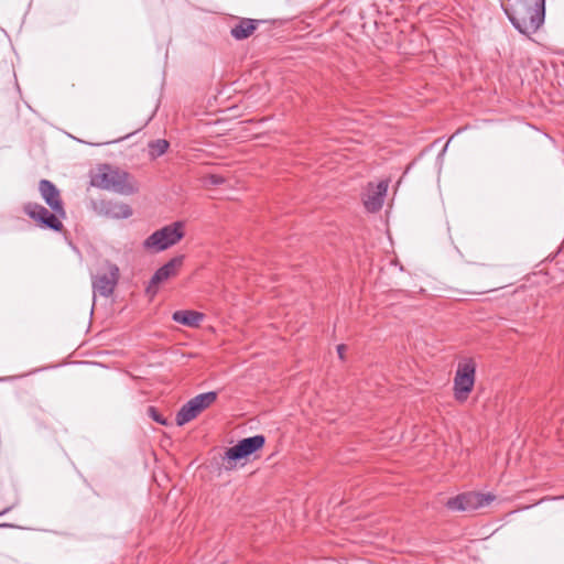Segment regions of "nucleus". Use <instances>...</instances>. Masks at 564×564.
I'll return each mask as SVG.
<instances>
[{
    "label": "nucleus",
    "instance_id": "obj_11",
    "mask_svg": "<svg viewBox=\"0 0 564 564\" xmlns=\"http://www.w3.org/2000/svg\"><path fill=\"white\" fill-rule=\"evenodd\" d=\"M388 186V181H381L376 186L369 185L364 197V205L367 210L377 212L381 208Z\"/></svg>",
    "mask_w": 564,
    "mask_h": 564
},
{
    "label": "nucleus",
    "instance_id": "obj_9",
    "mask_svg": "<svg viewBox=\"0 0 564 564\" xmlns=\"http://www.w3.org/2000/svg\"><path fill=\"white\" fill-rule=\"evenodd\" d=\"M98 214L112 219H126L132 216V208L122 202L101 200L96 205Z\"/></svg>",
    "mask_w": 564,
    "mask_h": 564
},
{
    "label": "nucleus",
    "instance_id": "obj_12",
    "mask_svg": "<svg viewBox=\"0 0 564 564\" xmlns=\"http://www.w3.org/2000/svg\"><path fill=\"white\" fill-rule=\"evenodd\" d=\"M40 193L46 204L62 217H65L66 213L63 208V204L59 197L58 189L50 181L42 180L40 182Z\"/></svg>",
    "mask_w": 564,
    "mask_h": 564
},
{
    "label": "nucleus",
    "instance_id": "obj_14",
    "mask_svg": "<svg viewBox=\"0 0 564 564\" xmlns=\"http://www.w3.org/2000/svg\"><path fill=\"white\" fill-rule=\"evenodd\" d=\"M465 498L468 510L470 511L490 505V502L494 501L495 496L490 494L466 492Z\"/></svg>",
    "mask_w": 564,
    "mask_h": 564
},
{
    "label": "nucleus",
    "instance_id": "obj_7",
    "mask_svg": "<svg viewBox=\"0 0 564 564\" xmlns=\"http://www.w3.org/2000/svg\"><path fill=\"white\" fill-rule=\"evenodd\" d=\"M119 279V269L116 264L105 262L101 270L94 276V290L102 296H109Z\"/></svg>",
    "mask_w": 564,
    "mask_h": 564
},
{
    "label": "nucleus",
    "instance_id": "obj_16",
    "mask_svg": "<svg viewBox=\"0 0 564 564\" xmlns=\"http://www.w3.org/2000/svg\"><path fill=\"white\" fill-rule=\"evenodd\" d=\"M447 507L452 510L457 511H469L468 506L466 503L465 494L459 495L455 498H452L447 501Z\"/></svg>",
    "mask_w": 564,
    "mask_h": 564
},
{
    "label": "nucleus",
    "instance_id": "obj_10",
    "mask_svg": "<svg viewBox=\"0 0 564 564\" xmlns=\"http://www.w3.org/2000/svg\"><path fill=\"white\" fill-rule=\"evenodd\" d=\"M183 264V256L175 257L171 259L167 263L161 267L155 274L153 275L148 292H152L155 294L154 288L160 283L169 280L172 276H175Z\"/></svg>",
    "mask_w": 564,
    "mask_h": 564
},
{
    "label": "nucleus",
    "instance_id": "obj_18",
    "mask_svg": "<svg viewBox=\"0 0 564 564\" xmlns=\"http://www.w3.org/2000/svg\"><path fill=\"white\" fill-rule=\"evenodd\" d=\"M148 413L149 415L158 423L162 424V425H166L167 424V421L158 412V410L153 406H150L148 409Z\"/></svg>",
    "mask_w": 564,
    "mask_h": 564
},
{
    "label": "nucleus",
    "instance_id": "obj_19",
    "mask_svg": "<svg viewBox=\"0 0 564 564\" xmlns=\"http://www.w3.org/2000/svg\"><path fill=\"white\" fill-rule=\"evenodd\" d=\"M210 181L213 184H220L224 182L223 177L220 176H217V175H212L210 176Z\"/></svg>",
    "mask_w": 564,
    "mask_h": 564
},
{
    "label": "nucleus",
    "instance_id": "obj_17",
    "mask_svg": "<svg viewBox=\"0 0 564 564\" xmlns=\"http://www.w3.org/2000/svg\"><path fill=\"white\" fill-rule=\"evenodd\" d=\"M151 155L153 158L162 155L169 148V142L165 140H156L150 144Z\"/></svg>",
    "mask_w": 564,
    "mask_h": 564
},
{
    "label": "nucleus",
    "instance_id": "obj_4",
    "mask_svg": "<svg viewBox=\"0 0 564 564\" xmlns=\"http://www.w3.org/2000/svg\"><path fill=\"white\" fill-rule=\"evenodd\" d=\"M265 443L262 435H254L239 441L235 446L228 448L224 455V467L231 470L236 467V462L247 458L251 454L261 449Z\"/></svg>",
    "mask_w": 564,
    "mask_h": 564
},
{
    "label": "nucleus",
    "instance_id": "obj_2",
    "mask_svg": "<svg viewBox=\"0 0 564 564\" xmlns=\"http://www.w3.org/2000/svg\"><path fill=\"white\" fill-rule=\"evenodd\" d=\"M91 184L121 195L139 192V183L129 173L110 165L99 166L91 176Z\"/></svg>",
    "mask_w": 564,
    "mask_h": 564
},
{
    "label": "nucleus",
    "instance_id": "obj_6",
    "mask_svg": "<svg viewBox=\"0 0 564 564\" xmlns=\"http://www.w3.org/2000/svg\"><path fill=\"white\" fill-rule=\"evenodd\" d=\"M475 362L470 359L464 360L458 364L454 386L455 398L458 401H465L475 383Z\"/></svg>",
    "mask_w": 564,
    "mask_h": 564
},
{
    "label": "nucleus",
    "instance_id": "obj_5",
    "mask_svg": "<svg viewBox=\"0 0 564 564\" xmlns=\"http://www.w3.org/2000/svg\"><path fill=\"white\" fill-rule=\"evenodd\" d=\"M217 400V393L214 391L200 393L186 402L176 414V424L182 426L195 417L204 410L208 409Z\"/></svg>",
    "mask_w": 564,
    "mask_h": 564
},
{
    "label": "nucleus",
    "instance_id": "obj_3",
    "mask_svg": "<svg viewBox=\"0 0 564 564\" xmlns=\"http://www.w3.org/2000/svg\"><path fill=\"white\" fill-rule=\"evenodd\" d=\"M183 237L184 224L176 221L154 231L145 239L144 247L154 251H163L177 243Z\"/></svg>",
    "mask_w": 564,
    "mask_h": 564
},
{
    "label": "nucleus",
    "instance_id": "obj_1",
    "mask_svg": "<svg viewBox=\"0 0 564 564\" xmlns=\"http://www.w3.org/2000/svg\"><path fill=\"white\" fill-rule=\"evenodd\" d=\"M506 14L514 28L523 33H534L544 21L543 0H506Z\"/></svg>",
    "mask_w": 564,
    "mask_h": 564
},
{
    "label": "nucleus",
    "instance_id": "obj_13",
    "mask_svg": "<svg viewBox=\"0 0 564 564\" xmlns=\"http://www.w3.org/2000/svg\"><path fill=\"white\" fill-rule=\"evenodd\" d=\"M173 319L176 323L189 326L197 327L200 322L204 319V315L199 312L195 311H176L173 314Z\"/></svg>",
    "mask_w": 564,
    "mask_h": 564
},
{
    "label": "nucleus",
    "instance_id": "obj_15",
    "mask_svg": "<svg viewBox=\"0 0 564 564\" xmlns=\"http://www.w3.org/2000/svg\"><path fill=\"white\" fill-rule=\"evenodd\" d=\"M256 30V24L252 20H242L238 25L232 28L231 34L237 40H243L250 36Z\"/></svg>",
    "mask_w": 564,
    "mask_h": 564
},
{
    "label": "nucleus",
    "instance_id": "obj_20",
    "mask_svg": "<svg viewBox=\"0 0 564 564\" xmlns=\"http://www.w3.org/2000/svg\"><path fill=\"white\" fill-rule=\"evenodd\" d=\"M346 347L344 345H339L337 347V351H338V355L339 357L343 359L344 358V351H345Z\"/></svg>",
    "mask_w": 564,
    "mask_h": 564
},
{
    "label": "nucleus",
    "instance_id": "obj_8",
    "mask_svg": "<svg viewBox=\"0 0 564 564\" xmlns=\"http://www.w3.org/2000/svg\"><path fill=\"white\" fill-rule=\"evenodd\" d=\"M24 212L34 219L40 226L50 228L56 231L62 230L63 224L61 215L57 213H50L45 207L36 203H28L24 206Z\"/></svg>",
    "mask_w": 564,
    "mask_h": 564
}]
</instances>
